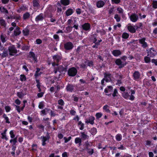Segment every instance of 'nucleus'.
I'll return each instance as SVG.
<instances>
[{
    "label": "nucleus",
    "instance_id": "1",
    "mask_svg": "<svg viewBox=\"0 0 157 157\" xmlns=\"http://www.w3.org/2000/svg\"><path fill=\"white\" fill-rule=\"evenodd\" d=\"M8 50L9 55L11 56H13L15 54L17 53V50L16 49L14 46L13 45L9 46L8 48Z\"/></svg>",
    "mask_w": 157,
    "mask_h": 157
},
{
    "label": "nucleus",
    "instance_id": "2",
    "mask_svg": "<svg viewBox=\"0 0 157 157\" xmlns=\"http://www.w3.org/2000/svg\"><path fill=\"white\" fill-rule=\"evenodd\" d=\"M52 57L54 60V62L52 63V65L53 66H55L56 65H58V64L56 63H57L59 62L61 59V57L58 55H56L53 56Z\"/></svg>",
    "mask_w": 157,
    "mask_h": 157
},
{
    "label": "nucleus",
    "instance_id": "3",
    "mask_svg": "<svg viewBox=\"0 0 157 157\" xmlns=\"http://www.w3.org/2000/svg\"><path fill=\"white\" fill-rule=\"evenodd\" d=\"M147 53L148 56L153 57L157 54V52L153 48H151L148 51Z\"/></svg>",
    "mask_w": 157,
    "mask_h": 157
},
{
    "label": "nucleus",
    "instance_id": "4",
    "mask_svg": "<svg viewBox=\"0 0 157 157\" xmlns=\"http://www.w3.org/2000/svg\"><path fill=\"white\" fill-rule=\"evenodd\" d=\"M68 73L69 76H74L76 74L77 70L75 67H72L69 70Z\"/></svg>",
    "mask_w": 157,
    "mask_h": 157
},
{
    "label": "nucleus",
    "instance_id": "5",
    "mask_svg": "<svg viewBox=\"0 0 157 157\" xmlns=\"http://www.w3.org/2000/svg\"><path fill=\"white\" fill-rule=\"evenodd\" d=\"M116 64L119 66L120 68H122L126 65V62H123L120 59H117L115 61Z\"/></svg>",
    "mask_w": 157,
    "mask_h": 157
},
{
    "label": "nucleus",
    "instance_id": "6",
    "mask_svg": "<svg viewBox=\"0 0 157 157\" xmlns=\"http://www.w3.org/2000/svg\"><path fill=\"white\" fill-rule=\"evenodd\" d=\"M65 48L67 50L71 49L73 47V44L71 42H68L64 44Z\"/></svg>",
    "mask_w": 157,
    "mask_h": 157
},
{
    "label": "nucleus",
    "instance_id": "7",
    "mask_svg": "<svg viewBox=\"0 0 157 157\" xmlns=\"http://www.w3.org/2000/svg\"><path fill=\"white\" fill-rule=\"evenodd\" d=\"M130 19L133 22H136L139 19L138 15L136 14H133L130 17Z\"/></svg>",
    "mask_w": 157,
    "mask_h": 157
},
{
    "label": "nucleus",
    "instance_id": "8",
    "mask_svg": "<svg viewBox=\"0 0 157 157\" xmlns=\"http://www.w3.org/2000/svg\"><path fill=\"white\" fill-rule=\"evenodd\" d=\"M95 119L94 117L93 116H90L85 121L87 124L90 123V124H93L94 123V121Z\"/></svg>",
    "mask_w": 157,
    "mask_h": 157
},
{
    "label": "nucleus",
    "instance_id": "9",
    "mask_svg": "<svg viewBox=\"0 0 157 157\" xmlns=\"http://www.w3.org/2000/svg\"><path fill=\"white\" fill-rule=\"evenodd\" d=\"M145 38H143L139 40V43L142 44V46L143 48H145L147 46V44L145 42Z\"/></svg>",
    "mask_w": 157,
    "mask_h": 157
},
{
    "label": "nucleus",
    "instance_id": "10",
    "mask_svg": "<svg viewBox=\"0 0 157 157\" xmlns=\"http://www.w3.org/2000/svg\"><path fill=\"white\" fill-rule=\"evenodd\" d=\"M136 26L130 25L127 26V29L129 32L132 33H135L136 32Z\"/></svg>",
    "mask_w": 157,
    "mask_h": 157
},
{
    "label": "nucleus",
    "instance_id": "11",
    "mask_svg": "<svg viewBox=\"0 0 157 157\" xmlns=\"http://www.w3.org/2000/svg\"><path fill=\"white\" fill-rule=\"evenodd\" d=\"M21 33V31L20 30V28L18 27H17L16 29L14 30V33L13 34H12V36H17L19 35Z\"/></svg>",
    "mask_w": 157,
    "mask_h": 157
},
{
    "label": "nucleus",
    "instance_id": "12",
    "mask_svg": "<svg viewBox=\"0 0 157 157\" xmlns=\"http://www.w3.org/2000/svg\"><path fill=\"white\" fill-rule=\"evenodd\" d=\"M111 75L109 73H106L105 74V78H104L106 82L110 81L112 80Z\"/></svg>",
    "mask_w": 157,
    "mask_h": 157
},
{
    "label": "nucleus",
    "instance_id": "13",
    "mask_svg": "<svg viewBox=\"0 0 157 157\" xmlns=\"http://www.w3.org/2000/svg\"><path fill=\"white\" fill-rule=\"evenodd\" d=\"M82 27L84 30H89L90 29V25L89 23H86L82 25Z\"/></svg>",
    "mask_w": 157,
    "mask_h": 157
},
{
    "label": "nucleus",
    "instance_id": "14",
    "mask_svg": "<svg viewBox=\"0 0 157 157\" xmlns=\"http://www.w3.org/2000/svg\"><path fill=\"white\" fill-rule=\"evenodd\" d=\"M140 76V73L137 71H135L133 74V76L134 79L136 80L138 79Z\"/></svg>",
    "mask_w": 157,
    "mask_h": 157
},
{
    "label": "nucleus",
    "instance_id": "15",
    "mask_svg": "<svg viewBox=\"0 0 157 157\" xmlns=\"http://www.w3.org/2000/svg\"><path fill=\"white\" fill-rule=\"evenodd\" d=\"M121 51L119 50H115L113 51L112 54L115 56H117L121 55Z\"/></svg>",
    "mask_w": 157,
    "mask_h": 157
},
{
    "label": "nucleus",
    "instance_id": "16",
    "mask_svg": "<svg viewBox=\"0 0 157 157\" xmlns=\"http://www.w3.org/2000/svg\"><path fill=\"white\" fill-rule=\"evenodd\" d=\"M104 2L102 1H99L97 2L96 6L98 8H101L104 5Z\"/></svg>",
    "mask_w": 157,
    "mask_h": 157
},
{
    "label": "nucleus",
    "instance_id": "17",
    "mask_svg": "<svg viewBox=\"0 0 157 157\" xmlns=\"http://www.w3.org/2000/svg\"><path fill=\"white\" fill-rule=\"evenodd\" d=\"M29 56L30 58H32L35 61H36L37 57L33 52H30L29 53Z\"/></svg>",
    "mask_w": 157,
    "mask_h": 157
},
{
    "label": "nucleus",
    "instance_id": "18",
    "mask_svg": "<svg viewBox=\"0 0 157 157\" xmlns=\"http://www.w3.org/2000/svg\"><path fill=\"white\" fill-rule=\"evenodd\" d=\"M43 19V15L42 13H40L36 16L35 18V21H42Z\"/></svg>",
    "mask_w": 157,
    "mask_h": 157
},
{
    "label": "nucleus",
    "instance_id": "19",
    "mask_svg": "<svg viewBox=\"0 0 157 157\" xmlns=\"http://www.w3.org/2000/svg\"><path fill=\"white\" fill-rule=\"evenodd\" d=\"M66 70L65 68L62 66H59L58 67V68L55 71V73H56L57 71L60 72H63Z\"/></svg>",
    "mask_w": 157,
    "mask_h": 157
},
{
    "label": "nucleus",
    "instance_id": "20",
    "mask_svg": "<svg viewBox=\"0 0 157 157\" xmlns=\"http://www.w3.org/2000/svg\"><path fill=\"white\" fill-rule=\"evenodd\" d=\"M41 138L42 139V145L43 146H44L46 144L45 141L47 140H48L49 139V137L42 136H41Z\"/></svg>",
    "mask_w": 157,
    "mask_h": 157
},
{
    "label": "nucleus",
    "instance_id": "21",
    "mask_svg": "<svg viewBox=\"0 0 157 157\" xmlns=\"http://www.w3.org/2000/svg\"><path fill=\"white\" fill-rule=\"evenodd\" d=\"M122 97L126 99H129L130 96L128 92H124L122 94Z\"/></svg>",
    "mask_w": 157,
    "mask_h": 157
},
{
    "label": "nucleus",
    "instance_id": "22",
    "mask_svg": "<svg viewBox=\"0 0 157 157\" xmlns=\"http://www.w3.org/2000/svg\"><path fill=\"white\" fill-rule=\"evenodd\" d=\"M82 139L79 137L76 138L75 140V142L76 144H78L79 145H81L82 143Z\"/></svg>",
    "mask_w": 157,
    "mask_h": 157
},
{
    "label": "nucleus",
    "instance_id": "23",
    "mask_svg": "<svg viewBox=\"0 0 157 157\" xmlns=\"http://www.w3.org/2000/svg\"><path fill=\"white\" fill-rule=\"evenodd\" d=\"M66 89L67 91L72 92L73 90V86L72 85L69 84L67 86Z\"/></svg>",
    "mask_w": 157,
    "mask_h": 157
},
{
    "label": "nucleus",
    "instance_id": "24",
    "mask_svg": "<svg viewBox=\"0 0 157 157\" xmlns=\"http://www.w3.org/2000/svg\"><path fill=\"white\" fill-rule=\"evenodd\" d=\"M69 0H61V3L64 6H67L69 4Z\"/></svg>",
    "mask_w": 157,
    "mask_h": 157
},
{
    "label": "nucleus",
    "instance_id": "25",
    "mask_svg": "<svg viewBox=\"0 0 157 157\" xmlns=\"http://www.w3.org/2000/svg\"><path fill=\"white\" fill-rule=\"evenodd\" d=\"M115 138L118 141H121L122 139V136L121 134H118L115 136Z\"/></svg>",
    "mask_w": 157,
    "mask_h": 157
},
{
    "label": "nucleus",
    "instance_id": "26",
    "mask_svg": "<svg viewBox=\"0 0 157 157\" xmlns=\"http://www.w3.org/2000/svg\"><path fill=\"white\" fill-rule=\"evenodd\" d=\"M81 137L83 140H85L88 138L89 136L84 132H81Z\"/></svg>",
    "mask_w": 157,
    "mask_h": 157
},
{
    "label": "nucleus",
    "instance_id": "27",
    "mask_svg": "<svg viewBox=\"0 0 157 157\" xmlns=\"http://www.w3.org/2000/svg\"><path fill=\"white\" fill-rule=\"evenodd\" d=\"M131 95L129 99L131 100H133L134 99L135 97L133 95V94H135V91L134 90H131Z\"/></svg>",
    "mask_w": 157,
    "mask_h": 157
},
{
    "label": "nucleus",
    "instance_id": "28",
    "mask_svg": "<svg viewBox=\"0 0 157 157\" xmlns=\"http://www.w3.org/2000/svg\"><path fill=\"white\" fill-rule=\"evenodd\" d=\"M73 12L72 9H70L66 11V15L67 16L71 15L72 14Z\"/></svg>",
    "mask_w": 157,
    "mask_h": 157
},
{
    "label": "nucleus",
    "instance_id": "29",
    "mask_svg": "<svg viewBox=\"0 0 157 157\" xmlns=\"http://www.w3.org/2000/svg\"><path fill=\"white\" fill-rule=\"evenodd\" d=\"M33 3L34 6L36 7H38L39 6L38 0H33Z\"/></svg>",
    "mask_w": 157,
    "mask_h": 157
},
{
    "label": "nucleus",
    "instance_id": "30",
    "mask_svg": "<svg viewBox=\"0 0 157 157\" xmlns=\"http://www.w3.org/2000/svg\"><path fill=\"white\" fill-rule=\"evenodd\" d=\"M0 11L2 13H8L7 10L3 7H0Z\"/></svg>",
    "mask_w": 157,
    "mask_h": 157
},
{
    "label": "nucleus",
    "instance_id": "31",
    "mask_svg": "<svg viewBox=\"0 0 157 157\" xmlns=\"http://www.w3.org/2000/svg\"><path fill=\"white\" fill-rule=\"evenodd\" d=\"M85 64H86V66H89L90 67L92 66H93V63L91 61L87 60L84 62Z\"/></svg>",
    "mask_w": 157,
    "mask_h": 157
},
{
    "label": "nucleus",
    "instance_id": "32",
    "mask_svg": "<svg viewBox=\"0 0 157 157\" xmlns=\"http://www.w3.org/2000/svg\"><path fill=\"white\" fill-rule=\"evenodd\" d=\"M80 130H82L84 128V124L81 121H79L78 124Z\"/></svg>",
    "mask_w": 157,
    "mask_h": 157
},
{
    "label": "nucleus",
    "instance_id": "33",
    "mask_svg": "<svg viewBox=\"0 0 157 157\" xmlns=\"http://www.w3.org/2000/svg\"><path fill=\"white\" fill-rule=\"evenodd\" d=\"M149 56H145L144 58V60L145 62L146 63H149L151 61V59L150 58V57Z\"/></svg>",
    "mask_w": 157,
    "mask_h": 157
},
{
    "label": "nucleus",
    "instance_id": "34",
    "mask_svg": "<svg viewBox=\"0 0 157 157\" xmlns=\"http://www.w3.org/2000/svg\"><path fill=\"white\" fill-rule=\"evenodd\" d=\"M97 132V129L95 128H91L90 130L91 133L93 135H95Z\"/></svg>",
    "mask_w": 157,
    "mask_h": 157
},
{
    "label": "nucleus",
    "instance_id": "35",
    "mask_svg": "<svg viewBox=\"0 0 157 157\" xmlns=\"http://www.w3.org/2000/svg\"><path fill=\"white\" fill-rule=\"evenodd\" d=\"M3 117L6 120V122L7 123L9 124L10 122L9 121L8 117L6 116V115L4 113L3 115Z\"/></svg>",
    "mask_w": 157,
    "mask_h": 157
},
{
    "label": "nucleus",
    "instance_id": "36",
    "mask_svg": "<svg viewBox=\"0 0 157 157\" xmlns=\"http://www.w3.org/2000/svg\"><path fill=\"white\" fill-rule=\"evenodd\" d=\"M0 38L2 42L4 43L6 41V35L2 34Z\"/></svg>",
    "mask_w": 157,
    "mask_h": 157
},
{
    "label": "nucleus",
    "instance_id": "37",
    "mask_svg": "<svg viewBox=\"0 0 157 157\" xmlns=\"http://www.w3.org/2000/svg\"><path fill=\"white\" fill-rule=\"evenodd\" d=\"M22 32L24 35L27 36L29 34V31L28 29H25L23 30Z\"/></svg>",
    "mask_w": 157,
    "mask_h": 157
},
{
    "label": "nucleus",
    "instance_id": "38",
    "mask_svg": "<svg viewBox=\"0 0 157 157\" xmlns=\"http://www.w3.org/2000/svg\"><path fill=\"white\" fill-rule=\"evenodd\" d=\"M40 69L39 68H37V70L36 71V73L35 75V76L36 77V78L39 76L41 75V73L40 72H39Z\"/></svg>",
    "mask_w": 157,
    "mask_h": 157
},
{
    "label": "nucleus",
    "instance_id": "39",
    "mask_svg": "<svg viewBox=\"0 0 157 157\" xmlns=\"http://www.w3.org/2000/svg\"><path fill=\"white\" fill-rule=\"evenodd\" d=\"M129 36V34L126 33H124L122 35V37L125 39H127Z\"/></svg>",
    "mask_w": 157,
    "mask_h": 157
},
{
    "label": "nucleus",
    "instance_id": "40",
    "mask_svg": "<svg viewBox=\"0 0 157 157\" xmlns=\"http://www.w3.org/2000/svg\"><path fill=\"white\" fill-rule=\"evenodd\" d=\"M109 106L107 105H105L103 107V109L105 110L106 112L109 113L110 111L109 109Z\"/></svg>",
    "mask_w": 157,
    "mask_h": 157
},
{
    "label": "nucleus",
    "instance_id": "41",
    "mask_svg": "<svg viewBox=\"0 0 157 157\" xmlns=\"http://www.w3.org/2000/svg\"><path fill=\"white\" fill-rule=\"evenodd\" d=\"M50 110V109L48 108H45L44 109L42 110L41 111V113L43 115H46V112H48V111Z\"/></svg>",
    "mask_w": 157,
    "mask_h": 157
},
{
    "label": "nucleus",
    "instance_id": "42",
    "mask_svg": "<svg viewBox=\"0 0 157 157\" xmlns=\"http://www.w3.org/2000/svg\"><path fill=\"white\" fill-rule=\"evenodd\" d=\"M30 14L29 13L27 12L23 15V18L24 19H26L29 17Z\"/></svg>",
    "mask_w": 157,
    "mask_h": 157
},
{
    "label": "nucleus",
    "instance_id": "43",
    "mask_svg": "<svg viewBox=\"0 0 157 157\" xmlns=\"http://www.w3.org/2000/svg\"><path fill=\"white\" fill-rule=\"evenodd\" d=\"M114 18L116 19L117 22H119L121 20V17L118 14H116L115 15Z\"/></svg>",
    "mask_w": 157,
    "mask_h": 157
},
{
    "label": "nucleus",
    "instance_id": "44",
    "mask_svg": "<svg viewBox=\"0 0 157 157\" xmlns=\"http://www.w3.org/2000/svg\"><path fill=\"white\" fill-rule=\"evenodd\" d=\"M135 26H136V29H138L142 28V25L141 23H139L136 25Z\"/></svg>",
    "mask_w": 157,
    "mask_h": 157
},
{
    "label": "nucleus",
    "instance_id": "45",
    "mask_svg": "<svg viewBox=\"0 0 157 157\" xmlns=\"http://www.w3.org/2000/svg\"><path fill=\"white\" fill-rule=\"evenodd\" d=\"M44 101H41L40 102L38 107L40 109H43L44 107Z\"/></svg>",
    "mask_w": 157,
    "mask_h": 157
},
{
    "label": "nucleus",
    "instance_id": "46",
    "mask_svg": "<svg viewBox=\"0 0 157 157\" xmlns=\"http://www.w3.org/2000/svg\"><path fill=\"white\" fill-rule=\"evenodd\" d=\"M102 116V114L101 113H96L95 116L96 119H99L101 118Z\"/></svg>",
    "mask_w": 157,
    "mask_h": 157
},
{
    "label": "nucleus",
    "instance_id": "47",
    "mask_svg": "<svg viewBox=\"0 0 157 157\" xmlns=\"http://www.w3.org/2000/svg\"><path fill=\"white\" fill-rule=\"evenodd\" d=\"M20 79L22 81H25L26 80V78L24 75H20Z\"/></svg>",
    "mask_w": 157,
    "mask_h": 157
},
{
    "label": "nucleus",
    "instance_id": "48",
    "mask_svg": "<svg viewBox=\"0 0 157 157\" xmlns=\"http://www.w3.org/2000/svg\"><path fill=\"white\" fill-rule=\"evenodd\" d=\"M71 139V136H69L68 137V138H67L66 137H64L63 138V139L64 140V142L65 143H67Z\"/></svg>",
    "mask_w": 157,
    "mask_h": 157
},
{
    "label": "nucleus",
    "instance_id": "49",
    "mask_svg": "<svg viewBox=\"0 0 157 157\" xmlns=\"http://www.w3.org/2000/svg\"><path fill=\"white\" fill-rule=\"evenodd\" d=\"M0 24L1 25L5 27L6 26V23L5 21L3 19H1L0 20Z\"/></svg>",
    "mask_w": 157,
    "mask_h": 157
},
{
    "label": "nucleus",
    "instance_id": "50",
    "mask_svg": "<svg viewBox=\"0 0 157 157\" xmlns=\"http://www.w3.org/2000/svg\"><path fill=\"white\" fill-rule=\"evenodd\" d=\"M152 6L153 8L155 9L157 8V1H154L152 3Z\"/></svg>",
    "mask_w": 157,
    "mask_h": 157
},
{
    "label": "nucleus",
    "instance_id": "51",
    "mask_svg": "<svg viewBox=\"0 0 157 157\" xmlns=\"http://www.w3.org/2000/svg\"><path fill=\"white\" fill-rule=\"evenodd\" d=\"M5 108L6 112H10L11 109V107L8 105L6 106Z\"/></svg>",
    "mask_w": 157,
    "mask_h": 157
},
{
    "label": "nucleus",
    "instance_id": "52",
    "mask_svg": "<svg viewBox=\"0 0 157 157\" xmlns=\"http://www.w3.org/2000/svg\"><path fill=\"white\" fill-rule=\"evenodd\" d=\"M10 137L12 138H13L15 136V135L14 134L13 131V130L11 131L10 132Z\"/></svg>",
    "mask_w": 157,
    "mask_h": 157
},
{
    "label": "nucleus",
    "instance_id": "53",
    "mask_svg": "<svg viewBox=\"0 0 157 157\" xmlns=\"http://www.w3.org/2000/svg\"><path fill=\"white\" fill-rule=\"evenodd\" d=\"M72 27L70 26H69L67 27L66 28V30H67V32H70L72 30Z\"/></svg>",
    "mask_w": 157,
    "mask_h": 157
},
{
    "label": "nucleus",
    "instance_id": "54",
    "mask_svg": "<svg viewBox=\"0 0 157 157\" xmlns=\"http://www.w3.org/2000/svg\"><path fill=\"white\" fill-rule=\"evenodd\" d=\"M118 93L117 92V90L116 89H115L114 90L113 93V97H115V96H117V94H118Z\"/></svg>",
    "mask_w": 157,
    "mask_h": 157
},
{
    "label": "nucleus",
    "instance_id": "55",
    "mask_svg": "<svg viewBox=\"0 0 157 157\" xmlns=\"http://www.w3.org/2000/svg\"><path fill=\"white\" fill-rule=\"evenodd\" d=\"M10 142L12 143V142L13 143V144L15 145L17 142V138H15L13 139H11L10 140Z\"/></svg>",
    "mask_w": 157,
    "mask_h": 157
},
{
    "label": "nucleus",
    "instance_id": "56",
    "mask_svg": "<svg viewBox=\"0 0 157 157\" xmlns=\"http://www.w3.org/2000/svg\"><path fill=\"white\" fill-rule=\"evenodd\" d=\"M58 103L59 104L61 105H63L64 104V101L62 99H60L58 101Z\"/></svg>",
    "mask_w": 157,
    "mask_h": 157
},
{
    "label": "nucleus",
    "instance_id": "57",
    "mask_svg": "<svg viewBox=\"0 0 157 157\" xmlns=\"http://www.w3.org/2000/svg\"><path fill=\"white\" fill-rule=\"evenodd\" d=\"M117 11L118 12V13H122L123 12V10L121 8L118 7L117 9Z\"/></svg>",
    "mask_w": 157,
    "mask_h": 157
},
{
    "label": "nucleus",
    "instance_id": "58",
    "mask_svg": "<svg viewBox=\"0 0 157 157\" xmlns=\"http://www.w3.org/2000/svg\"><path fill=\"white\" fill-rule=\"evenodd\" d=\"M8 55V52L7 51L4 52L2 54V56L3 57H5Z\"/></svg>",
    "mask_w": 157,
    "mask_h": 157
},
{
    "label": "nucleus",
    "instance_id": "59",
    "mask_svg": "<svg viewBox=\"0 0 157 157\" xmlns=\"http://www.w3.org/2000/svg\"><path fill=\"white\" fill-rule=\"evenodd\" d=\"M15 106L16 110L19 113H20L21 111L20 106L17 105H15Z\"/></svg>",
    "mask_w": 157,
    "mask_h": 157
},
{
    "label": "nucleus",
    "instance_id": "60",
    "mask_svg": "<svg viewBox=\"0 0 157 157\" xmlns=\"http://www.w3.org/2000/svg\"><path fill=\"white\" fill-rule=\"evenodd\" d=\"M88 150L87 151L88 153L90 155H92L94 153V150L93 149L88 148Z\"/></svg>",
    "mask_w": 157,
    "mask_h": 157
},
{
    "label": "nucleus",
    "instance_id": "61",
    "mask_svg": "<svg viewBox=\"0 0 157 157\" xmlns=\"http://www.w3.org/2000/svg\"><path fill=\"white\" fill-rule=\"evenodd\" d=\"M113 3L118 4L120 2V0H111Z\"/></svg>",
    "mask_w": 157,
    "mask_h": 157
},
{
    "label": "nucleus",
    "instance_id": "62",
    "mask_svg": "<svg viewBox=\"0 0 157 157\" xmlns=\"http://www.w3.org/2000/svg\"><path fill=\"white\" fill-rule=\"evenodd\" d=\"M36 44H39L42 43V41L41 40L38 39L36 40Z\"/></svg>",
    "mask_w": 157,
    "mask_h": 157
},
{
    "label": "nucleus",
    "instance_id": "63",
    "mask_svg": "<svg viewBox=\"0 0 157 157\" xmlns=\"http://www.w3.org/2000/svg\"><path fill=\"white\" fill-rule=\"evenodd\" d=\"M86 148L88 149V148L90 147L91 146L90 144L87 141L86 143Z\"/></svg>",
    "mask_w": 157,
    "mask_h": 157
},
{
    "label": "nucleus",
    "instance_id": "64",
    "mask_svg": "<svg viewBox=\"0 0 157 157\" xmlns=\"http://www.w3.org/2000/svg\"><path fill=\"white\" fill-rule=\"evenodd\" d=\"M151 62L154 63L155 65H157V59H153L151 60Z\"/></svg>",
    "mask_w": 157,
    "mask_h": 157
}]
</instances>
